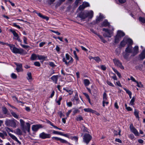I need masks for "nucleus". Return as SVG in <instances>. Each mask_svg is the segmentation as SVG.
Segmentation results:
<instances>
[{
  "mask_svg": "<svg viewBox=\"0 0 145 145\" xmlns=\"http://www.w3.org/2000/svg\"><path fill=\"white\" fill-rule=\"evenodd\" d=\"M18 124V122L14 118L10 120L7 119L5 122L6 125L14 128L16 127Z\"/></svg>",
  "mask_w": 145,
  "mask_h": 145,
  "instance_id": "obj_1",
  "label": "nucleus"
},
{
  "mask_svg": "<svg viewBox=\"0 0 145 145\" xmlns=\"http://www.w3.org/2000/svg\"><path fill=\"white\" fill-rule=\"evenodd\" d=\"M20 125L23 131L25 133H26V131L29 132L30 131V125L29 123H26V126H24L25 122L22 119L20 120Z\"/></svg>",
  "mask_w": 145,
  "mask_h": 145,
  "instance_id": "obj_2",
  "label": "nucleus"
},
{
  "mask_svg": "<svg viewBox=\"0 0 145 145\" xmlns=\"http://www.w3.org/2000/svg\"><path fill=\"white\" fill-rule=\"evenodd\" d=\"M8 46L12 52L14 54H22L24 53V50L21 48H17L13 44H8Z\"/></svg>",
  "mask_w": 145,
  "mask_h": 145,
  "instance_id": "obj_3",
  "label": "nucleus"
},
{
  "mask_svg": "<svg viewBox=\"0 0 145 145\" xmlns=\"http://www.w3.org/2000/svg\"><path fill=\"white\" fill-rule=\"evenodd\" d=\"M62 60L67 66H69L70 65V64H71L73 62V59L70 55L68 54H65V57H63Z\"/></svg>",
  "mask_w": 145,
  "mask_h": 145,
  "instance_id": "obj_4",
  "label": "nucleus"
},
{
  "mask_svg": "<svg viewBox=\"0 0 145 145\" xmlns=\"http://www.w3.org/2000/svg\"><path fill=\"white\" fill-rule=\"evenodd\" d=\"M125 33L121 30H118L116 35L115 37L114 42L117 44L119 42L120 39L121 37L125 36Z\"/></svg>",
  "mask_w": 145,
  "mask_h": 145,
  "instance_id": "obj_5",
  "label": "nucleus"
},
{
  "mask_svg": "<svg viewBox=\"0 0 145 145\" xmlns=\"http://www.w3.org/2000/svg\"><path fill=\"white\" fill-rule=\"evenodd\" d=\"M6 130L8 133V134L9 136L13 140L17 142L20 144H21V142L18 140L17 138L14 135L9 133L10 131L14 133V131L11 129L10 128L7 127L6 128Z\"/></svg>",
  "mask_w": 145,
  "mask_h": 145,
  "instance_id": "obj_6",
  "label": "nucleus"
},
{
  "mask_svg": "<svg viewBox=\"0 0 145 145\" xmlns=\"http://www.w3.org/2000/svg\"><path fill=\"white\" fill-rule=\"evenodd\" d=\"M132 43L133 41L131 39L125 37L123 40L121 42L120 45L121 47H124L127 43H128L129 45H132Z\"/></svg>",
  "mask_w": 145,
  "mask_h": 145,
  "instance_id": "obj_7",
  "label": "nucleus"
},
{
  "mask_svg": "<svg viewBox=\"0 0 145 145\" xmlns=\"http://www.w3.org/2000/svg\"><path fill=\"white\" fill-rule=\"evenodd\" d=\"M103 30L105 32L103 35L104 37H110L112 36V31H114V29L111 26V30H110V29H108L106 28H103Z\"/></svg>",
  "mask_w": 145,
  "mask_h": 145,
  "instance_id": "obj_8",
  "label": "nucleus"
},
{
  "mask_svg": "<svg viewBox=\"0 0 145 145\" xmlns=\"http://www.w3.org/2000/svg\"><path fill=\"white\" fill-rule=\"evenodd\" d=\"M115 65L122 69H124V67L122 65L121 63L118 59H113Z\"/></svg>",
  "mask_w": 145,
  "mask_h": 145,
  "instance_id": "obj_9",
  "label": "nucleus"
},
{
  "mask_svg": "<svg viewBox=\"0 0 145 145\" xmlns=\"http://www.w3.org/2000/svg\"><path fill=\"white\" fill-rule=\"evenodd\" d=\"M92 138V137L89 134L85 133L83 137V141L86 144H88Z\"/></svg>",
  "mask_w": 145,
  "mask_h": 145,
  "instance_id": "obj_10",
  "label": "nucleus"
},
{
  "mask_svg": "<svg viewBox=\"0 0 145 145\" xmlns=\"http://www.w3.org/2000/svg\"><path fill=\"white\" fill-rule=\"evenodd\" d=\"M39 137L42 139L49 138L51 137V135L50 134H46L43 132L40 134Z\"/></svg>",
  "mask_w": 145,
  "mask_h": 145,
  "instance_id": "obj_11",
  "label": "nucleus"
},
{
  "mask_svg": "<svg viewBox=\"0 0 145 145\" xmlns=\"http://www.w3.org/2000/svg\"><path fill=\"white\" fill-rule=\"evenodd\" d=\"M129 128L131 131L134 133L135 136H137L138 135V131H137L136 129L133 126L132 124H131L130 125Z\"/></svg>",
  "mask_w": 145,
  "mask_h": 145,
  "instance_id": "obj_12",
  "label": "nucleus"
},
{
  "mask_svg": "<svg viewBox=\"0 0 145 145\" xmlns=\"http://www.w3.org/2000/svg\"><path fill=\"white\" fill-rule=\"evenodd\" d=\"M42 127V125L40 124L34 125L32 126V129L34 131H37L40 128Z\"/></svg>",
  "mask_w": 145,
  "mask_h": 145,
  "instance_id": "obj_13",
  "label": "nucleus"
},
{
  "mask_svg": "<svg viewBox=\"0 0 145 145\" xmlns=\"http://www.w3.org/2000/svg\"><path fill=\"white\" fill-rule=\"evenodd\" d=\"M89 4L87 2H84L83 3L82 5L79 6L78 9L79 10H81L84 9L85 8L89 7Z\"/></svg>",
  "mask_w": 145,
  "mask_h": 145,
  "instance_id": "obj_14",
  "label": "nucleus"
},
{
  "mask_svg": "<svg viewBox=\"0 0 145 145\" xmlns=\"http://www.w3.org/2000/svg\"><path fill=\"white\" fill-rule=\"evenodd\" d=\"M15 64L17 66L16 70L18 72H22L23 71V69L22 68V64L21 63H15Z\"/></svg>",
  "mask_w": 145,
  "mask_h": 145,
  "instance_id": "obj_15",
  "label": "nucleus"
},
{
  "mask_svg": "<svg viewBox=\"0 0 145 145\" xmlns=\"http://www.w3.org/2000/svg\"><path fill=\"white\" fill-rule=\"evenodd\" d=\"M10 31L13 34L14 36L15 37V39L17 40L19 42H21L22 40L20 39L18 34L16 31L13 30H11Z\"/></svg>",
  "mask_w": 145,
  "mask_h": 145,
  "instance_id": "obj_16",
  "label": "nucleus"
},
{
  "mask_svg": "<svg viewBox=\"0 0 145 145\" xmlns=\"http://www.w3.org/2000/svg\"><path fill=\"white\" fill-rule=\"evenodd\" d=\"M78 16L81 18V20H83L87 17L86 12H81L79 14Z\"/></svg>",
  "mask_w": 145,
  "mask_h": 145,
  "instance_id": "obj_17",
  "label": "nucleus"
},
{
  "mask_svg": "<svg viewBox=\"0 0 145 145\" xmlns=\"http://www.w3.org/2000/svg\"><path fill=\"white\" fill-rule=\"evenodd\" d=\"M37 58L39 60H42L41 62L42 63L44 61L47 60V56L41 55H37Z\"/></svg>",
  "mask_w": 145,
  "mask_h": 145,
  "instance_id": "obj_18",
  "label": "nucleus"
},
{
  "mask_svg": "<svg viewBox=\"0 0 145 145\" xmlns=\"http://www.w3.org/2000/svg\"><path fill=\"white\" fill-rule=\"evenodd\" d=\"M138 46H135L133 48V54L131 55L132 56H134L137 54L138 52Z\"/></svg>",
  "mask_w": 145,
  "mask_h": 145,
  "instance_id": "obj_19",
  "label": "nucleus"
},
{
  "mask_svg": "<svg viewBox=\"0 0 145 145\" xmlns=\"http://www.w3.org/2000/svg\"><path fill=\"white\" fill-rule=\"evenodd\" d=\"M131 45H129L125 48V51L126 53H132L133 52V47Z\"/></svg>",
  "mask_w": 145,
  "mask_h": 145,
  "instance_id": "obj_20",
  "label": "nucleus"
},
{
  "mask_svg": "<svg viewBox=\"0 0 145 145\" xmlns=\"http://www.w3.org/2000/svg\"><path fill=\"white\" fill-rule=\"evenodd\" d=\"M140 59L142 60L145 58V50L144 49L139 55Z\"/></svg>",
  "mask_w": 145,
  "mask_h": 145,
  "instance_id": "obj_21",
  "label": "nucleus"
},
{
  "mask_svg": "<svg viewBox=\"0 0 145 145\" xmlns=\"http://www.w3.org/2000/svg\"><path fill=\"white\" fill-rule=\"evenodd\" d=\"M101 25L102 27H106L107 26H108L110 28V24L106 20H105L104 21L102 24H101Z\"/></svg>",
  "mask_w": 145,
  "mask_h": 145,
  "instance_id": "obj_22",
  "label": "nucleus"
},
{
  "mask_svg": "<svg viewBox=\"0 0 145 145\" xmlns=\"http://www.w3.org/2000/svg\"><path fill=\"white\" fill-rule=\"evenodd\" d=\"M58 77V75H54L51 78V79L56 84H57Z\"/></svg>",
  "mask_w": 145,
  "mask_h": 145,
  "instance_id": "obj_23",
  "label": "nucleus"
},
{
  "mask_svg": "<svg viewBox=\"0 0 145 145\" xmlns=\"http://www.w3.org/2000/svg\"><path fill=\"white\" fill-rule=\"evenodd\" d=\"M14 133L18 135H21L22 134V132L19 128H17L14 131Z\"/></svg>",
  "mask_w": 145,
  "mask_h": 145,
  "instance_id": "obj_24",
  "label": "nucleus"
},
{
  "mask_svg": "<svg viewBox=\"0 0 145 145\" xmlns=\"http://www.w3.org/2000/svg\"><path fill=\"white\" fill-rule=\"evenodd\" d=\"M86 13L87 17L88 16L89 18H91L93 16V12L92 10L88 11Z\"/></svg>",
  "mask_w": 145,
  "mask_h": 145,
  "instance_id": "obj_25",
  "label": "nucleus"
},
{
  "mask_svg": "<svg viewBox=\"0 0 145 145\" xmlns=\"http://www.w3.org/2000/svg\"><path fill=\"white\" fill-rule=\"evenodd\" d=\"M7 136V134L5 131H3V133L0 132V137L3 139L5 138V137H6Z\"/></svg>",
  "mask_w": 145,
  "mask_h": 145,
  "instance_id": "obj_26",
  "label": "nucleus"
},
{
  "mask_svg": "<svg viewBox=\"0 0 145 145\" xmlns=\"http://www.w3.org/2000/svg\"><path fill=\"white\" fill-rule=\"evenodd\" d=\"M84 110L87 112H91L92 113H95V112H96V111L93 110L90 108H86L84 109Z\"/></svg>",
  "mask_w": 145,
  "mask_h": 145,
  "instance_id": "obj_27",
  "label": "nucleus"
},
{
  "mask_svg": "<svg viewBox=\"0 0 145 145\" xmlns=\"http://www.w3.org/2000/svg\"><path fill=\"white\" fill-rule=\"evenodd\" d=\"M37 14L40 17L44 19H46L47 20H48L49 19V18L44 16L43 15L41 14L40 13H37Z\"/></svg>",
  "mask_w": 145,
  "mask_h": 145,
  "instance_id": "obj_28",
  "label": "nucleus"
},
{
  "mask_svg": "<svg viewBox=\"0 0 145 145\" xmlns=\"http://www.w3.org/2000/svg\"><path fill=\"white\" fill-rule=\"evenodd\" d=\"M139 112L138 110L135 109L134 110V114L136 118L138 119L139 120V117L138 116Z\"/></svg>",
  "mask_w": 145,
  "mask_h": 145,
  "instance_id": "obj_29",
  "label": "nucleus"
},
{
  "mask_svg": "<svg viewBox=\"0 0 145 145\" xmlns=\"http://www.w3.org/2000/svg\"><path fill=\"white\" fill-rule=\"evenodd\" d=\"M85 86H87L89 85L90 84L89 81L87 79H84L83 80Z\"/></svg>",
  "mask_w": 145,
  "mask_h": 145,
  "instance_id": "obj_30",
  "label": "nucleus"
},
{
  "mask_svg": "<svg viewBox=\"0 0 145 145\" xmlns=\"http://www.w3.org/2000/svg\"><path fill=\"white\" fill-rule=\"evenodd\" d=\"M74 100L78 101L79 100V98L78 97V94L77 92H75V95L74 97V99L72 100V101L74 102Z\"/></svg>",
  "mask_w": 145,
  "mask_h": 145,
  "instance_id": "obj_31",
  "label": "nucleus"
},
{
  "mask_svg": "<svg viewBox=\"0 0 145 145\" xmlns=\"http://www.w3.org/2000/svg\"><path fill=\"white\" fill-rule=\"evenodd\" d=\"M10 112L12 116L15 118L18 119V116L15 112L13 111L12 110H10Z\"/></svg>",
  "mask_w": 145,
  "mask_h": 145,
  "instance_id": "obj_32",
  "label": "nucleus"
},
{
  "mask_svg": "<svg viewBox=\"0 0 145 145\" xmlns=\"http://www.w3.org/2000/svg\"><path fill=\"white\" fill-rule=\"evenodd\" d=\"M59 141H60V142L62 143H65V144H68L69 145H71L72 144H71L68 142L67 141H66V140H64V139H62L61 138H60V140Z\"/></svg>",
  "mask_w": 145,
  "mask_h": 145,
  "instance_id": "obj_33",
  "label": "nucleus"
},
{
  "mask_svg": "<svg viewBox=\"0 0 145 145\" xmlns=\"http://www.w3.org/2000/svg\"><path fill=\"white\" fill-rule=\"evenodd\" d=\"M37 57V55L36 54H33L31 55L30 59L31 60H36Z\"/></svg>",
  "mask_w": 145,
  "mask_h": 145,
  "instance_id": "obj_34",
  "label": "nucleus"
},
{
  "mask_svg": "<svg viewBox=\"0 0 145 145\" xmlns=\"http://www.w3.org/2000/svg\"><path fill=\"white\" fill-rule=\"evenodd\" d=\"M27 78L28 80H32V77L31 76V74L30 72H28L27 73Z\"/></svg>",
  "mask_w": 145,
  "mask_h": 145,
  "instance_id": "obj_35",
  "label": "nucleus"
},
{
  "mask_svg": "<svg viewBox=\"0 0 145 145\" xmlns=\"http://www.w3.org/2000/svg\"><path fill=\"white\" fill-rule=\"evenodd\" d=\"M107 101V95L105 92H104L103 94V102Z\"/></svg>",
  "mask_w": 145,
  "mask_h": 145,
  "instance_id": "obj_36",
  "label": "nucleus"
},
{
  "mask_svg": "<svg viewBox=\"0 0 145 145\" xmlns=\"http://www.w3.org/2000/svg\"><path fill=\"white\" fill-rule=\"evenodd\" d=\"M62 99V97L60 96L59 97L58 100L56 101V103L58 104V105H60L61 104V101Z\"/></svg>",
  "mask_w": 145,
  "mask_h": 145,
  "instance_id": "obj_37",
  "label": "nucleus"
},
{
  "mask_svg": "<svg viewBox=\"0 0 145 145\" xmlns=\"http://www.w3.org/2000/svg\"><path fill=\"white\" fill-rule=\"evenodd\" d=\"M136 83L137 84V86L139 88H142L143 87V85L142 84L141 82H138L137 81L136 82Z\"/></svg>",
  "mask_w": 145,
  "mask_h": 145,
  "instance_id": "obj_38",
  "label": "nucleus"
},
{
  "mask_svg": "<svg viewBox=\"0 0 145 145\" xmlns=\"http://www.w3.org/2000/svg\"><path fill=\"white\" fill-rule=\"evenodd\" d=\"M135 97H133L130 102V103L131 105H134V103L135 102Z\"/></svg>",
  "mask_w": 145,
  "mask_h": 145,
  "instance_id": "obj_39",
  "label": "nucleus"
},
{
  "mask_svg": "<svg viewBox=\"0 0 145 145\" xmlns=\"http://www.w3.org/2000/svg\"><path fill=\"white\" fill-rule=\"evenodd\" d=\"M94 59L98 63H99L101 61V59L98 57H95Z\"/></svg>",
  "mask_w": 145,
  "mask_h": 145,
  "instance_id": "obj_40",
  "label": "nucleus"
},
{
  "mask_svg": "<svg viewBox=\"0 0 145 145\" xmlns=\"http://www.w3.org/2000/svg\"><path fill=\"white\" fill-rule=\"evenodd\" d=\"M106 83L107 84L109 85V86H112V87H114V84L110 81H109L108 80H107L106 81Z\"/></svg>",
  "mask_w": 145,
  "mask_h": 145,
  "instance_id": "obj_41",
  "label": "nucleus"
},
{
  "mask_svg": "<svg viewBox=\"0 0 145 145\" xmlns=\"http://www.w3.org/2000/svg\"><path fill=\"white\" fill-rule=\"evenodd\" d=\"M76 119L77 121H80L83 120V118L80 116H79L78 117H76Z\"/></svg>",
  "mask_w": 145,
  "mask_h": 145,
  "instance_id": "obj_42",
  "label": "nucleus"
},
{
  "mask_svg": "<svg viewBox=\"0 0 145 145\" xmlns=\"http://www.w3.org/2000/svg\"><path fill=\"white\" fill-rule=\"evenodd\" d=\"M126 109L128 111H130L132 110V109L129 106H127L126 104H125V105Z\"/></svg>",
  "mask_w": 145,
  "mask_h": 145,
  "instance_id": "obj_43",
  "label": "nucleus"
},
{
  "mask_svg": "<svg viewBox=\"0 0 145 145\" xmlns=\"http://www.w3.org/2000/svg\"><path fill=\"white\" fill-rule=\"evenodd\" d=\"M139 20L142 23H145V19L144 18L140 17L139 18Z\"/></svg>",
  "mask_w": 145,
  "mask_h": 145,
  "instance_id": "obj_44",
  "label": "nucleus"
},
{
  "mask_svg": "<svg viewBox=\"0 0 145 145\" xmlns=\"http://www.w3.org/2000/svg\"><path fill=\"white\" fill-rule=\"evenodd\" d=\"M128 53H126L125 54L123 55L124 58L126 59H128L129 56V54H128Z\"/></svg>",
  "mask_w": 145,
  "mask_h": 145,
  "instance_id": "obj_45",
  "label": "nucleus"
},
{
  "mask_svg": "<svg viewBox=\"0 0 145 145\" xmlns=\"http://www.w3.org/2000/svg\"><path fill=\"white\" fill-rule=\"evenodd\" d=\"M49 65L51 67H54L56 66V65L54 63L52 62H49Z\"/></svg>",
  "mask_w": 145,
  "mask_h": 145,
  "instance_id": "obj_46",
  "label": "nucleus"
},
{
  "mask_svg": "<svg viewBox=\"0 0 145 145\" xmlns=\"http://www.w3.org/2000/svg\"><path fill=\"white\" fill-rule=\"evenodd\" d=\"M53 133L54 134H58L61 135L62 133L54 130L53 131Z\"/></svg>",
  "mask_w": 145,
  "mask_h": 145,
  "instance_id": "obj_47",
  "label": "nucleus"
},
{
  "mask_svg": "<svg viewBox=\"0 0 145 145\" xmlns=\"http://www.w3.org/2000/svg\"><path fill=\"white\" fill-rule=\"evenodd\" d=\"M34 65L38 67H40V63L38 61H36L34 62Z\"/></svg>",
  "mask_w": 145,
  "mask_h": 145,
  "instance_id": "obj_48",
  "label": "nucleus"
},
{
  "mask_svg": "<svg viewBox=\"0 0 145 145\" xmlns=\"http://www.w3.org/2000/svg\"><path fill=\"white\" fill-rule=\"evenodd\" d=\"M2 110L4 114H6L7 112V110L5 107L3 108Z\"/></svg>",
  "mask_w": 145,
  "mask_h": 145,
  "instance_id": "obj_49",
  "label": "nucleus"
},
{
  "mask_svg": "<svg viewBox=\"0 0 145 145\" xmlns=\"http://www.w3.org/2000/svg\"><path fill=\"white\" fill-rule=\"evenodd\" d=\"M67 105L68 107H71L72 106V103L71 102H67Z\"/></svg>",
  "mask_w": 145,
  "mask_h": 145,
  "instance_id": "obj_50",
  "label": "nucleus"
},
{
  "mask_svg": "<svg viewBox=\"0 0 145 145\" xmlns=\"http://www.w3.org/2000/svg\"><path fill=\"white\" fill-rule=\"evenodd\" d=\"M11 77L13 79H16L17 78V76L15 74L12 73L11 75Z\"/></svg>",
  "mask_w": 145,
  "mask_h": 145,
  "instance_id": "obj_51",
  "label": "nucleus"
},
{
  "mask_svg": "<svg viewBox=\"0 0 145 145\" xmlns=\"http://www.w3.org/2000/svg\"><path fill=\"white\" fill-rule=\"evenodd\" d=\"M60 138H58L57 137H52V139L53 140H60Z\"/></svg>",
  "mask_w": 145,
  "mask_h": 145,
  "instance_id": "obj_52",
  "label": "nucleus"
},
{
  "mask_svg": "<svg viewBox=\"0 0 145 145\" xmlns=\"http://www.w3.org/2000/svg\"><path fill=\"white\" fill-rule=\"evenodd\" d=\"M27 39L26 37H24L23 40H24V44H28V43L27 42Z\"/></svg>",
  "mask_w": 145,
  "mask_h": 145,
  "instance_id": "obj_53",
  "label": "nucleus"
},
{
  "mask_svg": "<svg viewBox=\"0 0 145 145\" xmlns=\"http://www.w3.org/2000/svg\"><path fill=\"white\" fill-rule=\"evenodd\" d=\"M65 0H60L59 1L57 2V6L60 5L62 3V2L65 1Z\"/></svg>",
  "mask_w": 145,
  "mask_h": 145,
  "instance_id": "obj_54",
  "label": "nucleus"
},
{
  "mask_svg": "<svg viewBox=\"0 0 145 145\" xmlns=\"http://www.w3.org/2000/svg\"><path fill=\"white\" fill-rule=\"evenodd\" d=\"M102 17L101 16H99L98 18H97L96 20V21L97 22H100L101 21Z\"/></svg>",
  "mask_w": 145,
  "mask_h": 145,
  "instance_id": "obj_55",
  "label": "nucleus"
},
{
  "mask_svg": "<svg viewBox=\"0 0 145 145\" xmlns=\"http://www.w3.org/2000/svg\"><path fill=\"white\" fill-rule=\"evenodd\" d=\"M108 104V102L107 101H105L104 102H103V106L105 107V104L107 105Z\"/></svg>",
  "mask_w": 145,
  "mask_h": 145,
  "instance_id": "obj_56",
  "label": "nucleus"
},
{
  "mask_svg": "<svg viewBox=\"0 0 145 145\" xmlns=\"http://www.w3.org/2000/svg\"><path fill=\"white\" fill-rule=\"evenodd\" d=\"M21 46L23 48H27L29 47V46L27 45H25L22 44H20Z\"/></svg>",
  "mask_w": 145,
  "mask_h": 145,
  "instance_id": "obj_57",
  "label": "nucleus"
},
{
  "mask_svg": "<svg viewBox=\"0 0 145 145\" xmlns=\"http://www.w3.org/2000/svg\"><path fill=\"white\" fill-rule=\"evenodd\" d=\"M79 112V110L77 109H75L73 111V114H75L76 113H78Z\"/></svg>",
  "mask_w": 145,
  "mask_h": 145,
  "instance_id": "obj_58",
  "label": "nucleus"
},
{
  "mask_svg": "<svg viewBox=\"0 0 145 145\" xmlns=\"http://www.w3.org/2000/svg\"><path fill=\"white\" fill-rule=\"evenodd\" d=\"M124 89L126 91V93L128 94L129 95L131 93V92L128 89H127L125 88Z\"/></svg>",
  "mask_w": 145,
  "mask_h": 145,
  "instance_id": "obj_59",
  "label": "nucleus"
},
{
  "mask_svg": "<svg viewBox=\"0 0 145 145\" xmlns=\"http://www.w3.org/2000/svg\"><path fill=\"white\" fill-rule=\"evenodd\" d=\"M129 137L131 139H133L135 137L134 135L132 134L129 135Z\"/></svg>",
  "mask_w": 145,
  "mask_h": 145,
  "instance_id": "obj_60",
  "label": "nucleus"
},
{
  "mask_svg": "<svg viewBox=\"0 0 145 145\" xmlns=\"http://www.w3.org/2000/svg\"><path fill=\"white\" fill-rule=\"evenodd\" d=\"M118 1L120 3L123 4L126 1V0H118Z\"/></svg>",
  "mask_w": 145,
  "mask_h": 145,
  "instance_id": "obj_61",
  "label": "nucleus"
},
{
  "mask_svg": "<svg viewBox=\"0 0 145 145\" xmlns=\"http://www.w3.org/2000/svg\"><path fill=\"white\" fill-rule=\"evenodd\" d=\"M72 140H75L76 141V142L77 143V141L78 140V138L77 137H73L72 138Z\"/></svg>",
  "mask_w": 145,
  "mask_h": 145,
  "instance_id": "obj_62",
  "label": "nucleus"
},
{
  "mask_svg": "<svg viewBox=\"0 0 145 145\" xmlns=\"http://www.w3.org/2000/svg\"><path fill=\"white\" fill-rule=\"evenodd\" d=\"M112 78L115 80H117V78L115 74H114V75L112 77Z\"/></svg>",
  "mask_w": 145,
  "mask_h": 145,
  "instance_id": "obj_63",
  "label": "nucleus"
},
{
  "mask_svg": "<svg viewBox=\"0 0 145 145\" xmlns=\"http://www.w3.org/2000/svg\"><path fill=\"white\" fill-rule=\"evenodd\" d=\"M116 85L120 87H121L122 86L121 84L120 81H118L116 82Z\"/></svg>",
  "mask_w": 145,
  "mask_h": 145,
  "instance_id": "obj_64",
  "label": "nucleus"
}]
</instances>
